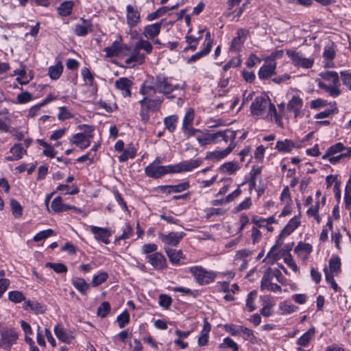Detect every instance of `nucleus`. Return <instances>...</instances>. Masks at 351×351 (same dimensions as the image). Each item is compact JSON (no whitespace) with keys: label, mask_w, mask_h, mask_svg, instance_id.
<instances>
[{"label":"nucleus","mask_w":351,"mask_h":351,"mask_svg":"<svg viewBox=\"0 0 351 351\" xmlns=\"http://www.w3.org/2000/svg\"><path fill=\"white\" fill-rule=\"evenodd\" d=\"M146 80L140 88V93L142 95H150L151 93H160L167 96V98H173L169 95L174 90L181 88L180 84H173L170 82L169 78L158 74L155 77H152V84H149Z\"/></svg>","instance_id":"obj_1"},{"label":"nucleus","mask_w":351,"mask_h":351,"mask_svg":"<svg viewBox=\"0 0 351 351\" xmlns=\"http://www.w3.org/2000/svg\"><path fill=\"white\" fill-rule=\"evenodd\" d=\"M156 94L143 95L145 97L139 101L141 105L140 116L142 121L145 123L149 119V111L156 112L159 110L164 101L163 96H154Z\"/></svg>","instance_id":"obj_2"},{"label":"nucleus","mask_w":351,"mask_h":351,"mask_svg":"<svg viewBox=\"0 0 351 351\" xmlns=\"http://www.w3.org/2000/svg\"><path fill=\"white\" fill-rule=\"evenodd\" d=\"M190 272L193 274L196 281L199 285H207L215 280L216 274L212 271H207L202 266H194L190 268Z\"/></svg>","instance_id":"obj_3"},{"label":"nucleus","mask_w":351,"mask_h":351,"mask_svg":"<svg viewBox=\"0 0 351 351\" xmlns=\"http://www.w3.org/2000/svg\"><path fill=\"white\" fill-rule=\"evenodd\" d=\"M0 332V348L5 350H10L11 347L17 342L18 332L13 328H5Z\"/></svg>","instance_id":"obj_4"},{"label":"nucleus","mask_w":351,"mask_h":351,"mask_svg":"<svg viewBox=\"0 0 351 351\" xmlns=\"http://www.w3.org/2000/svg\"><path fill=\"white\" fill-rule=\"evenodd\" d=\"M300 224V221L299 219L297 217H293L281 231L279 235V239L277 240L276 245L271 247V250L267 254V256H274V252L276 251L278 247L282 244V241L280 240L281 238L285 236L289 235L299 226Z\"/></svg>","instance_id":"obj_5"},{"label":"nucleus","mask_w":351,"mask_h":351,"mask_svg":"<svg viewBox=\"0 0 351 351\" xmlns=\"http://www.w3.org/2000/svg\"><path fill=\"white\" fill-rule=\"evenodd\" d=\"M269 98L265 96L256 97L250 106V112L253 115H262L269 104Z\"/></svg>","instance_id":"obj_6"},{"label":"nucleus","mask_w":351,"mask_h":351,"mask_svg":"<svg viewBox=\"0 0 351 351\" xmlns=\"http://www.w3.org/2000/svg\"><path fill=\"white\" fill-rule=\"evenodd\" d=\"M287 54L295 66H301L304 69H309L313 66L314 62L313 59L302 58L298 53L291 49H288Z\"/></svg>","instance_id":"obj_7"},{"label":"nucleus","mask_w":351,"mask_h":351,"mask_svg":"<svg viewBox=\"0 0 351 351\" xmlns=\"http://www.w3.org/2000/svg\"><path fill=\"white\" fill-rule=\"evenodd\" d=\"M148 263L157 270L163 269L167 267L165 257L160 252H154L146 256Z\"/></svg>","instance_id":"obj_8"},{"label":"nucleus","mask_w":351,"mask_h":351,"mask_svg":"<svg viewBox=\"0 0 351 351\" xmlns=\"http://www.w3.org/2000/svg\"><path fill=\"white\" fill-rule=\"evenodd\" d=\"M185 233L183 232H171L168 234L159 233L158 237L166 245L177 246L180 240L184 237Z\"/></svg>","instance_id":"obj_9"},{"label":"nucleus","mask_w":351,"mask_h":351,"mask_svg":"<svg viewBox=\"0 0 351 351\" xmlns=\"http://www.w3.org/2000/svg\"><path fill=\"white\" fill-rule=\"evenodd\" d=\"M93 136V135H90V134L86 135L84 134V133H77L72 136L71 142L72 144L83 149L90 146V139L92 138Z\"/></svg>","instance_id":"obj_10"},{"label":"nucleus","mask_w":351,"mask_h":351,"mask_svg":"<svg viewBox=\"0 0 351 351\" xmlns=\"http://www.w3.org/2000/svg\"><path fill=\"white\" fill-rule=\"evenodd\" d=\"M126 18L127 23L129 27H136L140 22V12L137 9H135L132 5H128L126 7Z\"/></svg>","instance_id":"obj_11"},{"label":"nucleus","mask_w":351,"mask_h":351,"mask_svg":"<svg viewBox=\"0 0 351 351\" xmlns=\"http://www.w3.org/2000/svg\"><path fill=\"white\" fill-rule=\"evenodd\" d=\"M160 160L156 158L153 162L147 166L145 169V174L152 178H158L163 176L162 170L160 169L162 166L159 165Z\"/></svg>","instance_id":"obj_12"},{"label":"nucleus","mask_w":351,"mask_h":351,"mask_svg":"<svg viewBox=\"0 0 351 351\" xmlns=\"http://www.w3.org/2000/svg\"><path fill=\"white\" fill-rule=\"evenodd\" d=\"M163 21L145 26L143 32L144 36L147 39L154 40L160 32Z\"/></svg>","instance_id":"obj_13"},{"label":"nucleus","mask_w":351,"mask_h":351,"mask_svg":"<svg viewBox=\"0 0 351 351\" xmlns=\"http://www.w3.org/2000/svg\"><path fill=\"white\" fill-rule=\"evenodd\" d=\"M90 228L92 233L95 235V239L101 241L106 244L110 243L108 238L111 236V232L108 229L94 226H90Z\"/></svg>","instance_id":"obj_14"},{"label":"nucleus","mask_w":351,"mask_h":351,"mask_svg":"<svg viewBox=\"0 0 351 351\" xmlns=\"http://www.w3.org/2000/svg\"><path fill=\"white\" fill-rule=\"evenodd\" d=\"M248 33L249 31L247 29H239L237 31V36L234 37L232 40L230 49L234 51L239 50L245 41Z\"/></svg>","instance_id":"obj_15"},{"label":"nucleus","mask_w":351,"mask_h":351,"mask_svg":"<svg viewBox=\"0 0 351 351\" xmlns=\"http://www.w3.org/2000/svg\"><path fill=\"white\" fill-rule=\"evenodd\" d=\"M132 82L127 77H121L115 82V86L121 91L123 97H130Z\"/></svg>","instance_id":"obj_16"},{"label":"nucleus","mask_w":351,"mask_h":351,"mask_svg":"<svg viewBox=\"0 0 351 351\" xmlns=\"http://www.w3.org/2000/svg\"><path fill=\"white\" fill-rule=\"evenodd\" d=\"M83 24H77L74 27V32L78 36H85L88 32L93 31V24L90 21L81 18Z\"/></svg>","instance_id":"obj_17"},{"label":"nucleus","mask_w":351,"mask_h":351,"mask_svg":"<svg viewBox=\"0 0 351 351\" xmlns=\"http://www.w3.org/2000/svg\"><path fill=\"white\" fill-rule=\"evenodd\" d=\"M10 152L12 155L5 157L7 161L18 160L23 158V154H27V151L23 147L21 143L14 145Z\"/></svg>","instance_id":"obj_18"},{"label":"nucleus","mask_w":351,"mask_h":351,"mask_svg":"<svg viewBox=\"0 0 351 351\" xmlns=\"http://www.w3.org/2000/svg\"><path fill=\"white\" fill-rule=\"evenodd\" d=\"M302 106V99L299 96H293L287 104V109L290 111H293L295 117H297L300 114Z\"/></svg>","instance_id":"obj_19"},{"label":"nucleus","mask_w":351,"mask_h":351,"mask_svg":"<svg viewBox=\"0 0 351 351\" xmlns=\"http://www.w3.org/2000/svg\"><path fill=\"white\" fill-rule=\"evenodd\" d=\"M203 160L202 158L182 161L179 163L180 173L183 171H192L193 169L200 166Z\"/></svg>","instance_id":"obj_20"},{"label":"nucleus","mask_w":351,"mask_h":351,"mask_svg":"<svg viewBox=\"0 0 351 351\" xmlns=\"http://www.w3.org/2000/svg\"><path fill=\"white\" fill-rule=\"evenodd\" d=\"M169 261L173 264H180L181 261L185 258L182 250H176L169 247L165 248Z\"/></svg>","instance_id":"obj_21"},{"label":"nucleus","mask_w":351,"mask_h":351,"mask_svg":"<svg viewBox=\"0 0 351 351\" xmlns=\"http://www.w3.org/2000/svg\"><path fill=\"white\" fill-rule=\"evenodd\" d=\"M276 66V62H273L261 66L258 71L259 78L265 80L272 76L275 74Z\"/></svg>","instance_id":"obj_22"},{"label":"nucleus","mask_w":351,"mask_h":351,"mask_svg":"<svg viewBox=\"0 0 351 351\" xmlns=\"http://www.w3.org/2000/svg\"><path fill=\"white\" fill-rule=\"evenodd\" d=\"M122 45L120 42L115 40L110 46L104 48V51L106 53V57L112 58L119 56L122 54Z\"/></svg>","instance_id":"obj_23"},{"label":"nucleus","mask_w":351,"mask_h":351,"mask_svg":"<svg viewBox=\"0 0 351 351\" xmlns=\"http://www.w3.org/2000/svg\"><path fill=\"white\" fill-rule=\"evenodd\" d=\"M23 308L25 311H31L36 314L43 313L45 311V306L42 304L29 300L25 301Z\"/></svg>","instance_id":"obj_24"},{"label":"nucleus","mask_w":351,"mask_h":351,"mask_svg":"<svg viewBox=\"0 0 351 351\" xmlns=\"http://www.w3.org/2000/svg\"><path fill=\"white\" fill-rule=\"evenodd\" d=\"M71 282L73 287L82 295H86L90 288V285L82 278H74L72 279Z\"/></svg>","instance_id":"obj_25"},{"label":"nucleus","mask_w":351,"mask_h":351,"mask_svg":"<svg viewBox=\"0 0 351 351\" xmlns=\"http://www.w3.org/2000/svg\"><path fill=\"white\" fill-rule=\"evenodd\" d=\"M54 332L56 335L57 338L65 343H71L72 341V337L69 335L63 328V327L60 324H57L54 327Z\"/></svg>","instance_id":"obj_26"},{"label":"nucleus","mask_w":351,"mask_h":351,"mask_svg":"<svg viewBox=\"0 0 351 351\" xmlns=\"http://www.w3.org/2000/svg\"><path fill=\"white\" fill-rule=\"evenodd\" d=\"M319 76L324 80L330 81L334 86H339V78L336 71H324L319 74Z\"/></svg>","instance_id":"obj_27"},{"label":"nucleus","mask_w":351,"mask_h":351,"mask_svg":"<svg viewBox=\"0 0 351 351\" xmlns=\"http://www.w3.org/2000/svg\"><path fill=\"white\" fill-rule=\"evenodd\" d=\"M74 3L72 1L62 3L58 8V13L61 16H67L71 14Z\"/></svg>","instance_id":"obj_28"},{"label":"nucleus","mask_w":351,"mask_h":351,"mask_svg":"<svg viewBox=\"0 0 351 351\" xmlns=\"http://www.w3.org/2000/svg\"><path fill=\"white\" fill-rule=\"evenodd\" d=\"M295 147V143L289 139L278 141L276 145V149L280 152H290Z\"/></svg>","instance_id":"obj_29"},{"label":"nucleus","mask_w":351,"mask_h":351,"mask_svg":"<svg viewBox=\"0 0 351 351\" xmlns=\"http://www.w3.org/2000/svg\"><path fill=\"white\" fill-rule=\"evenodd\" d=\"M314 335L315 328H311L308 329L304 334H303L300 338L298 339L297 343L300 346H307L311 340L313 339Z\"/></svg>","instance_id":"obj_30"},{"label":"nucleus","mask_w":351,"mask_h":351,"mask_svg":"<svg viewBox=\"0 0 351 351\" xmlns=\"http://www.w3.org/2000/svg\"><path fill=\"white\" fill-rule=\"evenodd\" d=\"M63 71V66L60 62L54 66H51L48 70V75L52 80H58Z\"/></svg>","instance_id":"obj_31"},{"label":"nucleus","mask_w":351,"mask_h":351,"mask_svg":"<svg viewBox=\"0 0 351 351\" xmlns=\"http://www.w3.org/2000/svg\"><path fill=\"white\" fill-rule=\"evenodd\" d=\"M346 148L344 147L342 143H337L335 145L330 146L326 151V154L322 156L323 159H327L328 157L333 156L337 153H339Z\"/></svg>","instance_id":"obj_32"},{"label":"nucleus","mask_w":351,"mask_h":351,"mask_svg":"<svg viewBox=\"0 0 351 351\" xmlns=\"http://www.w3.org/2000/svg\"><path fill=\"white\" fill-rule=\"evenodd\" d=\"M210 43H206V46L204 48L201 50L200 51H198L193 54L187 61L189 64H191L192 62H194L197 61V60L200 59L202 57L207 55L210 51Z\"/></svg>","instance_id":"obj_33"},{"label":"nucleus","mask_w":351,"mask_h":351,"mask_svg":"<svg viewBox=\"0 0 351 351\" xmlns=\"http://www.w3.org/2000/svg\"><path fill=\"white\" fill-rule=\"evenodd\" d=\"M178 120V117L177 115H171L165 118L164 124L165 125V128L170 132H173L176 128Z\"/></svg>","instance_id":"obj_34"},{"label":"nucleus","mask_w":351,"mask_h":351,"mask_svg":"<svg viewBox=\"0 0 351 351\" xmlns=\"http://www.w3.org/2000/svg\"><path fill=\"white\" fill-rule=\"evenodd\" d=\"M46 267L53 269L57 274H64L67 272V267L63 263H55L47 262L45 264Z\"/></svg>","instance_id":"obj_35"},{"label":"nucleus","mask_w":351,"mask_h":351,"mask_svg":"<svg viewBox=\"0 0 351 351\" xmlns=\"http://www.w3.org/2000/svg\"><path fill=\"white\" fill-rule=\"evenodd\" d=\"M145 58V56L143 54H140L138 51H134L132 54L125 60V63L127 64H131L132 62L135 64H133L134 66L136 64H141Z\"/></svg>","instance_id":"obj_36"},{"label":"nucleus","mask_w":351,"mask_h":351,"mask_svg":"<svg viewBox=\"0 0 351 351\" xmlns=\"http://www.w3.org/2000/svg\"><path fill=\"white\" fill-rule=\"evenodd\" d=\"M133 233V229L131 226L127 223L123 227V233L116 238L115 241L125 240L130 239Z\"/></svg>","instance_id":"obj_37"},{"label":"nucleus","mask_w":351,"mask_h":351,"mask_svg":"<svg viewBox=\"0 0 351 351\" xmlns=\"http://www.w3.org/2000/svg\"><path fill=\"white\" fill-rule=\"evenodd\" d=\"M108 277V274L105 271H101L99 274L94 276L91 282L93 287H97L104 282Z\"/></svg>","instance_id":"obj_38"},{"label":"nucleus","mask_w":351,"mask_h":351,"mask_svg":"<svg viewBox=\"0 0 351 351\" xmlns=\"http://www.w3.org/2000/svg\"><path fill=\"white\" fill-rule=\"evenodd\" d=\"M239 169V166L235 162H229L223 164L220 169L224 172H228L229 174L234 173L237 170Z\"/></svg>","instance_id":"obj_39"},{"label":"nucleus","mask_w":351,"mask_h":351,"mask_svg":"<svg viewBox=\"0 0 351 351\" xmlns=\"http://www.w3.org/2000/svg\"><path fill=\"white\" fill-rule=\"evenodd\" d=\"M136 156V149L133 147H128L119 156L120 162H125L129 158H133Z\"/></svg>","instance_id":"obj_40"},{"label":"nucleus","mask_w":351,"mask_h":351,"mask_svg":"<svg viewBox=\"0 0 351 351\" xmlns=\"http://www.w3.org/2000/svg\"><path fill=\"white\" fill-rule=\"evenodd\" d=\"M8 298L10 301L14 303H19L22 301H26L25 297L22 292L19 291H12L9 292Z\"/></svg>","instance_id":"obj_41"},{"label":"nucleus","mask_w":351,"mask_h":351,"mask_svg":"<svg viewBox=\"0 0 351 351\" xmlns=\"http://www.w3.org/2000/svg\"><path fill=\"white\" fill-rule=\"evenodd\" d=\"M168 12V6H163L158 8L156 11L150 13L147 16V20L149 21H154L160 16L164 15Z\"/></svg>","instance_id":"obj_42"},{"label":"nucleus","mask_w":351,"mask_h":351,"mask_svg":"<svg viewBox=\"0 0 351 351\" xmlns=\"http://www.w3.org/2000/svg\"><path fill=\"white\" fill-rule=\"evenodd\" d=\"M219 347V348H230L233 351H239L238 345L230 337H226Z\"/></svg>","instance_id":"obj_43"},{"label":"nucleus","mask_w":351,"mask_h":351,"mask_svg":"<svg viewBox=\"0 0 351 351\" xmlns=\"http://www.w3.org/2000/svg\"><path fill=\"white\" fill-rule=\"evenodd\" d=\"M335 106H336V103L333 102L332 105H331V107L334 106L333 108L327 109V110H325L324 111H322L321 112L316 114L315 115V118L316 119H324V118L330 117L331 114L337 113L338 112V110L335 107Z\"/></svg>","instance_id":"obj_44"},{"label":"nucleus","mask_w":351,"mask_h":351,"mask_svg":"<svg viewBox=\"0 0 351 351\" xmlns=\"http://www.w3.org/2000/svg\"><path fill=\"white\" fill-rule=\"evenodd\" d=\"M64 206V204L62 202V197L60 196L55 197L53 199L51 205V208L55 213L63 212Z\"/></svg>","instance_id":"obj_45"},{"label":"nucleus","mask_w":351,"mask_h":351,"mask_svg":"<svg viewBox=\"0 0 351 351\" xmlns=\"http://www.w3.org/2000/svg\"><path fill=\"white\" fill-rule=\"evenodd\" d=\"M10 206L12 208V213L16 217H19L22 215L23 208L17 200L14 199H11Z\"/></svg>","instance_id":"obj_46"},{"label":"nucleus","mask_w":351,"mask_h":351,"mask_svg":"<svg viewBox=\"0 0 351 351\" xmlns=\"http://www.w3.org/2000/svg\"><path fill=\"white\" fill-rule=\"evenodd\" d=\"M117 321L120 328H124L125 326L128 324L130 322L129 313L126 310L124 311L121 314L118 315Z\"/></svg>","instance_id":"obj_47"},{"label":"nucleus","mask_w":351,"mask_h":351,"mask_svg":"<svg viewBox=\"0 0 351 351\" xmlns=\"http://www.w3.org/2000/svg\"><path fill=\"white\" fill-rule=\"evenodd\" d=\"M256 296V291H252L247 295V298L246 300V307L247 308L250 312H252L254 310H255V306L254 305L253 303Z\"/></svg>","instance_id":"obj_48"},{"label":"nucleus","mask_w":351,"mask_h":351,"mask_svg":"<svg viewBox=\"0 0 351 351\" xmlns=\"http://www.w3.org/2000/svg\"><path fill=\"white\" fill-rule=\"evenodd\" d=\"M81 74L86 84L89 86H92L94 80V76L90 71L88 68L84 67L82 69Z\"/></svg>","instance_id":"obj_49"},{"label":"nucleus","mask_w":351,"mask_h":351,"mask_svg":"<svg viewBox=\"0 0 351 351\" xmlns=\"http://www.w3.org/2000/svg\"><path fill=\"white\" fill-rule=\"evenodd\" d=\"M110 311V305L108 302H103L98 307L97 314L101 317H105Z\"/></svg>","instance_id":"obj_50"},{"label":"nucleus","mask_w":351,"mask_h":351,"mask_svg":"<svg viewBox=\"0 0 351 351\" xmlns=\"http://www.w3.org/2000/svg\"><path fill=\"white\" fill-rule=\"evenodd\" d=\"M241 333L243 334L242 337L245 340H248L252 343L254 342L256 337L251 329L242 326L241 328Z\"/></svg>","instance_id":"obj_51"},{"label":"nucleus","mask_w":351,"mask_h":351,"mask_svg":"<svg viewBox=\"0 0 351 351\" xmlns=\"http://www.w3.org/2000/svg\"><path fill=\"white\" fill-rule=\"evenodd\" d=\"M236 138V132L232 131L229 129H227L224 131H221V136L220 137L221 141L223 140L226 143L230 141H234Z\"/></svg>","instance_id":"obj_52"},{"label":"nucleus","mask_w":351,"mask_h":351,"mask_svg":"<svg viewBox=\"0 0 351 351\" xmlns=\"http://www.w3.org/2000/svg\"><path fill=\"white\" fill-rule=\"evenodd\" d=\"M136 48L143 49L147 53H151L153 49L152 45L147 40H139L137 43Z\"/></svg>","instance_id":"obj_53"},{"label":"nucleus","mask_w":351,"mask_h":351,"mask_svg":"<svg viewBox=\"0 0 351 351\" xmlns=\"http://www.w3.org/2000/svg\"><path fill=\"white\" fill-rule=\"evenodd\" d=\"M182 130L186 138H190L192 136H195L197 133H202V131L199 129H195L192 127V125L182 126Z\"/></svg>","instance_id":"obj_54"},{"label":"nucleus","mask_w":351,"mask_h":351,"mask_svg":"<svg viewBox=\"0 0 351 351\" xmlns=\"http://www.w3.org/2000/svg\"><path fill=\"white\" fill-rule=\"evenodd\" d=\"M72 117H73V114L65 106L59 108V113L58 114V118L59 120L64 121Z\"/></svg>","instance_id":"obj_55"},{"label":"nucleus","mask_w":351,"mask_h":351,"mask_svg":"<svg viewBox=\"0 0 351 351\" xmlns=\"http://www.w3.org/2000/svg\"><path fill=\"white\" fill-rule=\"evenodd\" d=\"M165 187L173 189V193H180L190 187L189 182H184L177 185H165Z\"/></svg>","instance_id":"obj_56"},{"label":"nucleus","mask_w":351,"mask_h":351,"mask_svg":"<svg viewBox=\"0 0 351 351\" xmlns=\"http://www.w3.org/2000/svg\"><path fill=\"white\" fill-rule=\"evenodd\" d=\"M271 276L269 273H265L263 275L261 284V290L264 291L265 289H268L270 285H271Z\"/></svg>","instance_id":"obj_57"},{"label":"nucleus","mask_w":351,"mask_h":351,"mask_svg":"<svg viewBox=\"0 0 351 351\" xmlns=\"http://www.w3.org/2000/svg\"><path fill=\"white\" fill-rule=\"evenodd\" d=\"M225 157H226V156H225L223 150L222 151H215V152H207L205 159L219 160Z\"/></svg>","instance_id":"obj_58"},{"label":"nucleus","mask_w":351,"mask_h":351,"mask_svg":"<svg viewBox=\"0 0 351 351\" xmlns=\"http://www.w3.org/2000/svg\"><path fill=\"white\" fill-rule=\"evenodd\" d=\"M329 267L330 270L333 272L339 271L341 270L340 258L338 256L330 258L329 261Z\"/></svg>","instance_id":"obj_59"},{"label":"nucleus","mask_w":351,"mask_h":351,"mask_svg":"<svg viewBox=\"0 0 351 351\" xmlns=\"http://www.w3.org/2000/svg\"><path fill=\"white\" fill-rule=\"evenodd\" d=\"M241 326H236L234 324H226L225 325L224 328L226 332L235 336L241 334Z\"/></svg>","instance_id":"obj_60"},{"label":"nucleus","mask_w":351,"mask_h":351,"mask_svg":"<svg viewBox=\"0 0 351 351\" xmlns=\"http://www.w3.org/2000/svg\"><path fill=\"white\" fill-rule=\"evenodd\" d=\"M194 119V110L192 108H190L184 115L182 125L184 127L186 125H192V123Z\"/></svg>","instance_id":"obj_61"},{"label":"nucleus","mask_w":351,"mask_h":351,"mask_svg":"<svg viewBox=\"0 0 351 351\" xmlns=\"http://www.w3.org/2000/svg\"><path fill=\"white\" fill-rule=\"evenodd\" d=\"M160 169L162 170L163 176L167 173H180L179 163L175 165L162 166Z\"/></svg>","instance_id":"obj_62"},{"label":"nucleus","mask_w":351,"mask_h":351,"mask_svg":"<svg viewBox=\"0 0 351 351\" xmlns=\"http://www.w3.org/2000/svg\"><path fill=\"white\" fill-rule=\"evenodd\" d=\"M158 302L161 306L164 307L165 308H168L171 304L172 300L171 297L165 294H161L159 297Z\"/></svg>","instance_id":"obj_63"},{"label":"nucleus","mask_w":351,"mask_h":351,"mask_svg":"<svg viewBox=\"0 0 351 351\" xmlns=\"http://www.w3.org/2000/svg\"><path fill=\"white\" fill-rule=\"evenodd\" d=\"M343 84L351 90V73L347 71L340 72Z\"/></svg>","instance_id":"obj_64"}]
</instances>
